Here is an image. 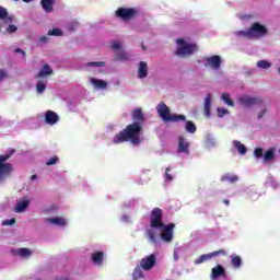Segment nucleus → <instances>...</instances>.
Instances as JSON below:
<instances>
[{
  "instance_id": "f257e3e1",
  "label": "nucleus",
  "mask_w": 280,
  "mask_h": 280,
  "mask_svg": "<svg viewBox=\"0 0 280 280\" xmlns=\"http://www.w3.org/2000/svg\"><path fill=\"white\" fill-rule=\"evenodd\" d=\"M131 119L133 122L127 125L125 129L114 136L113 143L116 145L126 143V141H130L132 145L141 143V132H143V122L145 121V115L141 107L131 112Z\"/></svg>"
},
{
  "instance_id": "f03ea898",
  "label": "nucleus",
  "mask_w": 280,
  "mask_h": 280,
  "mask_svg": "<svg viewBox=\"0 0 280 280\" xmlns=\"http://www.w3.org/2000/svg\"><path fill=\"white\" fill-rule=\"evenodd\" d=\"M163 210L161 208H153L150 214V228L147 230V235L151 244H156V232L153 229H161L163 226Z\"/></svg>"
},
{
  "instance_id": "7ed1b4c3",
  "label": "nucleus",
  "mask_w": 280,
  "mask_h": 280,
  "mask_svg": "<svg viewBox=\"0 0 280 280\" xmlns=\"http://www.w3.org/2000/svg\"><path fill=\"white\" fill-rule=\"evenodd\" d=\"M236 36H240L242 38H249V40H258V38H264V36H268V28L264 24L255 22L247 31L236 32Z\"/></svg>"
},
{
  "instance_id": "20e7f679",
  "label": "nucleus",
  "mask_w": 280,
  "mask_h": 280,
  "mask_svg": "<svg viewBox=\"0 0 280 280\" xmlns=\"http://www.w3.org/2000/svg\"><path fill=\"white\" fill-rule=\"evenodd\" d=\"M156 110L163 121L178 122L187 120V117L183 114H172L170 107L163 102L156 106Z\"/></svg>"
},
{
  "instance_id": "39448f33",
  "label": "nucleus",
  "mask_w": 280,
  "mask_h": 280,
  "mask_svg": "<svg viewBox=\"0 0 280 280\" xmlns=\"http://www.w3.org/2000/svg\"><path fill=\"white\" fill-rule=\"evenodd\" d=\"M16 150L12 149L7 154L0 155V184L5 183V178L10 177L12 172H14V166L10 163H5L9 159H12Z\"/></svg>"
},
{
  "instance_id": "423d86ee",
  "label": "nucleus",
  "mask_w": 280,
  "mask_h": 280,
  "mask_svg": "<svg viewBox=\"0 0 280 280\" xmlns=\"http://www.w3.org/2000/svg\"><path fill=\"white\" fill-rule=\"evenodd\" d=\"M176 43L177 49L175 56H178L179 58H189V56H194V54L198 51V45L194 43L187 44L183 38H178Z\"/></svg>"
},
{
  "instance_id": "0eeeda50",
  "label": "nucleus",
  "mask_w": 280,
  "mask_h": 280,
  "mask_svg": "<svg viewBox=\"0 0 280 280\" xmlns=\"http://www.w3.org/2000/svg\"><path fill=\"white\" fill-rule=\"evenodd\" d=\"M117 19H121V21H132L139 11L135 8H118L115 12Z\"/></svg>"
},
{
  "instance_id": "6e6552de",
  "label": "nucleus",
  "mask_w": 280,
  "mask_h": 280,
  "mask_svg": "<svg viewBox=\"0 0 280 280\" xmlns=\"http://www.w3.org/2000/svg\"><path fill=\"white\" fill-rule=\"evenodd\" d=\"M158 229H161V240H163L166 243L172 242L174 240V229H176V224L168 223L163 224V226H160Z\"/></svg>"
},
{
  "instance_id": "1a4fd4ad",
  "label": "nucleus",
  "mask_w": 280,
  "mask_h": 280,
  "mask_svg": "<svg viewBox=\"0 0 280 280\" xmlns=\"http://www.w3.org/2000/svg\"><path fill=\"white\" fill-rule=\"evenodd\" d=\"M238 102L245 108H250V106H261V104H264V101L259 96H242L238 98Z\"/></svg>"
},
{
  "instance_id": "9d476101",
  "label": "nucleus",
  "mask_w": 280,
  "mask_h": 280,
  "mask_svg": "<svg viewBox=\"0 0 280 280\" xmlns=\"http://www.w3.org/2000/svg\"><path fill=\"white\" fill-rule=\"evenodd\" d=\"M154 266H156V256L154 254L145 256L140 260V267L147 272L152 270Z\"/></svg>"
},
{
  "instance_id": "9b49d317",
  "label": "nucleus",
  "mask_w": 280,
  "mask_h": 280,
  "mask_svg": "<svg viewBox=\"0 0 280 280\" xmlns=\"http://www.w3.org/2000/svg\"><path fill=\"white\" fill-rule=\"evenodd\" d=\"M205 67H211V69H220L222 65V58L218 55H213L211 57H207L203 59Z\"/></svg>"
},
{
  "instance_id": "f8f14e48",
  "label": "nucleus",
  "mask_w": 280,
  "mask_h": 280,
  "mask_svg": "<svg viewBox=\"0 0 280 280\" xmlns=\"http://www.w3.org/2000/svg\"><path fill=\"white\" fill-rule=\"evenodd\" d=\"M219 255H226V250L219 249L217 252H212L210 254H203L199 257V259L195 260V264L198 266L200 264H205V261H209L212 257H218Z\"/></svg>"
},
{
  "instance_id": "ddd939ff",
  "label": "nucleus",
  "mask_w": 280,
  "mask_h": 280,
  "mask_svg": "<svg viewBox=\"0 0 280 280\" xmlns=\"http://www.w3.org/2000/svg\"><path fill=\"white\" fill-rule=\"evenodd\" d=\"M189 145H191V143H189V141H187V139H185V137L179 136L178 137V147H177V152L179 154H189Z\"/></svg>"
},
{
  "instance_id": "4468645a",
  "label": "nucleus",
  "mask_w": 280,
  "mask_h": 280,
  "mask_svg": "<svg viewBox=\"0 0 280 280\" xmlns=\"http://www.w3.org/2000/svg\"><path fill=\"white\" fill-rule=\"evenodd\" d=\"M58 114H56V112L54 110H47L45 114V121L46 124H48L49 126H54L56 124H58Z\"/></svg>"
},
{
  "instance_id": "2eb2a0df",
  "label": "nucleus",
  "mask_w": 280,
  "mask_h": 280,
  "mask_svg": "<svg viewBox=\"0 0 280 280\" xmlns=\"http://www.w3.org/2000/svg\"><path fill=\"white\" fill-rule=\"evenodd\" d=\"M91 261L94 266H102L104 264V252H94Z\"/></svg>"
},
{
  "instance_id": "dca6fc26",
  "label": "nucleus",
  "mask_w": 280,
  "mask_h": 280,
  "mask_svg": "<svg viewBox=\"0 0 280 280\" xmlns=\"http://www.w3.org/2000/svg\"><path fill=\"white\" fill-rule=\"evenodd\" d=\"M220 277H226V271L222 265H218L211 271V279H220Z\"/></svg>"
},
{
  "instance_id": "f3484780",
  "label": "nucleus",
  "mask_w": 280,
  "mask_h": 280,
  "mask_svg": "<svg viewBox=\"0 0 280 280\" xmlns=\"http://www.w3.org/2000/svg\"><path fill=\"white\" fill-rule=\"evenodd\" d=\"M47 75H54V69L48 63H45L38 71L36 78H47Z\"/></svg>"
},
{
  "instance_id": "a211bd4d",
  "label": "nucleus",
  "mask_w": 280,
  "mask_h": 280,
  "mask_svg": "<svg viewBox=\"0 0 280 280\" xmlns=\"http://www.w3.org/2000/svg\"><path fill=\"white\" fill-rule=\"evenodd\" d=\"M138 78H140V80L148 78V62H145V61L139 62Z\"/></svg>"
},
{
  "instance_id": "6ab92c4d",
  "label": "nucleus",
  "mask_w": 280,
  "mask_h": 280,
  "mask_svg": "<svg viewBox=\"0 0 280 280\" xmlns=\"http://www.w3.org/2000/svg\"><path fill=\"white\" fill-rule=\"evenodd\" d=\"M30 207V199H24L21 201H18V203L14 206L15 213H23L25 209Z\"/></svg>"
},
{
  "instance_id": "aec40b11",
  "label": "nucleus",
  "mask_w": 280,
  "mask_h": 280,
  "mask_svg": "<svg viewBox=\"0 0 280 280\" xmlns=\"http://www.w3.org/2000/svg\"><path fill=\"white\" fill-rule=\"evenodd\" d=\"M12 254L18 255L19 257H32V250L25 247L13 249Z\"/></svg>"
},
{
  "instance_id": "412c9836",
  "label": "nucleus",
  "mask_w": 280,
  "mask_h": 280,
  "mask_svg": "<svg viewBox=\"0 0 280 280\" xmlns=\"http://www.w3.org/2000/svg\"><path fill=\"white\" fill-rule=\"evenodd\" d=\"M40 3L45 12H54V3H56V0H42Z\"/></svg>"
},
{
  "instance_id": "4be33fe9",
  "label": "nucleus",
  "mask_w": 280,
  "mask_h": 280,
  "mask_svg": "<svg viewBox=\"0 0 280 280\" xmlns=\"http://www.w3.org/2000/svg\"><path fill=\"white\" fill-rule=\"evenodd\" d=\"M50 224H55L56 226H67V219L65 218H49L47 219Z\"/></svg>"
},
{
  "instance_id": "5701e85b",
  "label": "nucleus",
  "mask_w": 280,
  "mask_h": 280,
  "mask_svg": "<svg viewBox=\"0 0 280 280\" xmlns=\"http://www.w3.org/2000/svg\"><path fill=\"white\" fill-rule=\"evenodd\" d=\"M91 84H93V86H95V89H107L108 83H106V81L101 80V79H91L90 80Z\"/></svg>"
},
{
  "instance_id": "b1692460",
  "label": "nucleus",
  "mask_w": 280,
  "mask_h": 280,
  "mask_svg": "<svg viewBox=\"0 0 280 280\" xmlns=\"http://www.w3.org/2000/svg\"><path fill=\"white\" fill-rule=\"evenodd\" d=\"M205 115L211 117V94H207L205 100Z\"/></svg>"
},
{
  "instance_id": "393cba45",
  "label": "nucleus",
  "mask_w": 280,
  "mask_h": 280,
  "mask_svg": "<svg viewBox=\"0 0 280 280\" xmlns=\"http://www.w3.org/2000/svg\"><path fill=\"white\" fill-rule=\"evenodd\" d=\"M270 161H275V148H270L264 154V163H270Z\"/></svg>"
},
{
  "instance_id": "a878e982",
  "label": "nucleus",
  "mask_w": 280,
  "mask_h": 280,
  "mask_svg": "<svg viewBox=\"0 0 280 280\" xmlns=\"http://www.w3.org/2000/svg\"><path fill=\"white\" fill-rule=\"evenodd\" d=\"M116 60H122V61H128L130 60V54L124 51V50H118L115 55Z\"/></svg>"
},
{
  "instance_id": "bb28decb",
  "label": "nucleus",
  "mask_w": 280,
  "mask_h": 280,
  "mask_svg": "<svg viewBox=\"0 0 280 280\" xmlns=\"http://www.w3.org/2000/svg\"><path fill=\"white\" fill-rule=\"evenodd\" d=\"M233 145L234 148H236V150H238V153L244 155L247 152L246 145L242 144V142L234 140L233 141Z\"/></svg>"
},
{
  "instance_id": "cd10ccee",
  "label": "nucleus",
  "mask_w": 280,
  "mask_h": 280,
  "mask_svg": "<svg viewBox=\"0 0 280 280\" xmlns=\"http://www.w3.org/2000/svg\"><path fill=\"white\" fill-rule=\"evenodd\" d=\"M132 277L135 280L143 279V268L137 266L132 272Z\"/></svg>"
},
{
  "instance_id": "c85d7f7f",
  "label": "nucleus",
  "mask_w": 280,
  "mask_h": 280,
  "mask_svg": "<svg viewBox=\"0 0 280 280\" xmlns=\"http://www.w3.org/2000/svg\"><path fill=\"white\" fill-rule=\"evenodd\" d=\"M185 129H186V132H189L190 135H194L197 130V127H196V124H194V121L187 120Z\"/></svg>"
},
{
  "instance_id": "c756f323",
  "label": "nucleus",
  "mask_w": 280,
  "mask_h": 280,
  "mask_svg": "<svg viewBox=\"0 0 280 280\" xmlns=\"http://www.w3.org/2000/svg\"><path fill=\"white\" fill-rule=\"evenodd\" d=\"M221 180L222 182H226L228 180V183H237V180H240V177L237 175L226 174V175H223L221 177Z\"/></svg>"
},
{
  "instance_id": "7c9ffc66",
  "label": "nucleus",
  "mask_w": 280,
  "mask_h": 280,
  "mask_svg": "<svg viewBox=\"0 0 280 280\" xmlns=\"http://www.w3.org/2000/svg\"><path fill=\"white\" fill-rule=\"evenodd\" d=\"M232 260L231 264L233 266V268H240V266H242V258L237 255H232Z\"/></svg>"
},
{
  "instance_id": "2f4dec72",
  "label": "nucleus",
  "mask_w": 280,
  "mask_h": 280,
  "mask_svg": "<svg viewBox=\"0 0 280 280\" xmlns=\"http://www.w3.org/2000/svg\"><path fill=\"white\" fill-rule=\"evenodd\" d=\"M221 100H223L224 103L228 104V106H235V102L231 100V95H229V93H223Z\"/></svg>"
},
{
  "instance_id": "473e14b6",
  "label": "nucleus",
  "mask_w": 280,
  "mask_h": 280,
  "mask_svg": "<svg viewBox=\"0 0 280 280\" xmlns=\"http://www.w3.org/2000/svg\"><path fill=\"white\" fill-rule=\"evenodd\" d=\"M257 67L259 69H270L272 67V63H270L269 61H266V60H259V61H257Z\"/></svg>"
},
{
  "instance_id": "72a5a7b5",
  "label": "nucleus",
  "mask_w": 280,
  "mask_h": 280,
  "mask_svg": "<svg viewBox=\"0 0 280 280\" xmlns=\"http://www.w3.org/2000/svg\"><path fill=\"white\" fill-rule=\"evenodd\" d=\"M37 93H45V89H47V83L44 81H37L36 84Z\"/></svg>"
},
{
  "instance_id": "f704fd0d",
  "label": "nucleus",
  "mask_w": 280,
  "mask_h": 280,
  "mask_svg": "<svg viewBox=\"0 0 280 280\" xmlns=\"http://www.w3.org/2000/svg\"><path fill=\"white\" fill-rule=\"evenodd\" d=\"M48 36H62V30H60V28L49 30Z\"/></svg>"
},
{
  "instance_id": "c9c22d12",
  "label": "nucleus",
  "mask_w": 280,
  "mask_h": 280,
  "mask_svg": "<svg viewBox=\"0 0 280 280\" xmlns=\"http://www.w3.org/2000/svg\"><path fill=\"white\" fill-rule=\"evenodd\" d=\"M88 67H106V62L104 61H92L88 63Z\"/></svg>"
},
{
  "instance_id": "e433bc0d",
  "label": "nucleus",
  "mask_w": 280,
  "mask_h": 280,
  "mask_svg": "<svg viewBox=\"0 0 280 280\" xmlns=\"http://www.w3.org/2000/svg\"><path fill=\"white\" fill-rule=\"evenodd\" d=\"M254 156H255L256 159H261V156H264V149H261V148H256V149L254 150Z\"/></svg>"
},
{
  "instance_id": "4c0bfd02",
  "label": "nucleus",
  "mask_w": 280,
  "mask_h": 280,
  "mask_svg": "<svg viewBox=\"0 0 280 280\" xmlns=\"http://www.w3.org/2000/svg\"><path fill=\"white\" fill-rule=\"evenodd\" d=\"M218 116L223 117L224 115H229V109L221 107L217 109Z\"/></svg>"
},
{
  "instance_id": "58836bf2",
  "label": "nucleus",
  "mask_w": 280,
  "mask_h": 280,
  "mask_svg": "<svg viewBox=\"0 0 280 280\" xmlns=\"http://www.w3.org/2000/svg\"><path fill=\"white\" fill-rule=\"evenodd\" d=\"M58 161H59L58 156L55 155V156L50 158V159L46 162V165H48V166L56 165V163H58Z\"/></svg>"
},
{
  "instance_id": "ea45409f",
  "label": "nucleus",
  "mask_w": 280,
  "mask_h": 280,
  "mask_svg": "<svg viewBox=\"0 0 280 280\" xmlns=\"http://www.w3.org/2000/svg\"><path fill=\"white\" fill-rule=\"evenodd\" d=\"M0 19H8V9L0 5Z\"/></svg>"
},
{
  "instance_id": "a19ab883",
  "label": "nucleus",
  "mask_w": 280,
  "mask_h": 280,
  "mask_svg": "<svg viewBox=\"0 0 280 280\" xmlns=\"http://www.w3.org/2000/svg\"><path fill=\"white\" fill-rule=\"evenodd\" d=\"M3 226H12V224H16V219H10L2 222Z\"/></svg>"
},
{
  "instance_id": "79ce46f5",
  "label": "nucleus",
  "mask_w": 280,
  "mask_h": 280,
  "mask_svg": "<svg viewBox=\"0 0 280 280\" xmlns=\"http://www.w3.org/2000/svg\"><path fill=\"white\" fill-rule=\"evenodd\" d=\"M171 171H172L171 167H166V171H165L166 180H174V176L172 174H170Z\"/></svg>"
},
{
  "instance_id": "37998d69",
  "label": "nucleus",
  "mask_w": 280,
  "mask_h": 280,
  "mask_svg": "<svg viewBox=\"0 0 280 280\" xmlns=\"http://www.w3.org/2000/svg\"><path fill=\"white\" fill-rule=\"evenodd\" d=\"M16 30H18L16 25L10 24V25L7 27V33H8V34H14V32H16Z\"/></svg>"
},
{
  "instance_id": "c03bdc74",
  "label": "nucleus",
  "mask_w": 280,
  "mask_h": 280,
  "mask_svg": "<svg viewBox=\"0 0 280 280\" xmlns=\"http://www.w3.org/2000/svg\"><path fill=\"white\" fill-rule=\"evenodd\" d=\"M112 49H114V51L121 49V44L119 42H113Z\"/></svg>"
},
{
  "instance_id": "a18cd8bd",
  "label": "nucleus",
  "mask_w": 280,
  "mask_h": 280,
  "mask_svg": "<svg viewBox=\"0 0 280 280\" xmlns=\"http://www.w3.org/2000/svg\"><path fill=\"white\" fill-rule=\"evenodd\" d=\"M7 75L8 73L5 72V70L0 69V82H3Z\"/></svg>"
},
{
  "instance_id": "49530a36",
  "label": "nucleus",
  "mask_w": 280,
  "mask_h": 280,
  "mask_svg": "<svg viewBox=\"0 0 280 280\" xmlns=\"http://www.w3.org/2000/svg\"><path fill=\"white\" fill-rule=\"evenodd\" d=\"M14 54H21L24 58H25V56H26L25 50H23V49H21V48H16V49L14 50Z\"/></svg>"
},
{
  "instance_id": "de8ad7c7",
  "label": "nucleus",
  "mask_w": 280,
  "mask_h": 280,
  "mask_svg": "<svg viewBox=\"0 0 280 280\" xmlns=\"http://www.w3.org/2000/svg\"><path fill=\"white\" fill-rule=\"evenodd\" d=\"M39 43H43V44L49 43V37H47V36L39 37Z\"/></svg>"
},
{
  "instance_id": "09e8293b",
  "label": "nucleus",
  "mask_w": 280,
  "mask_h": 280,
  "mask_svg": "<svg viewBox=\"0 0 280 280\" xmlns=\"http://www.w3.org/2000/svg\"><path fill=\"white\" fill-rule=\"evenodd\" d=\"M267 110L262 109L261 112L258 113V119H261V117H264V115H266Z\"/></svg>"
},
{
  "instance_id": "8fccbe9b",
  "label": "nucleus",
  "mask_w": 280,
  "mask_h": 280,
  "mask_svg": "<svg viewBox=\"0 0 280 280\" xmlns=\"http://www.w3.org/2000/svg\"><path fill=\"white\" fill-rule=\"evenodd\" d=\"M224 205H226V207H229V205H231V201L229 199L223 200Z\"/></svg>"
},
{
  "instance_id": "3c124183",
  "label": "nucleus",
  "mask_w": 280,
  "mask_h": 280,
  "mask_svg": "<svg viewBox=\"0 0 280 280\" xmlns=\"http://www.w3.org/2000/svg\"><path fill=\"white\" fill-rule=\"evenodd\" d=\"M37 176L36 175H32L31 176V180H36Z\"/></svg>"
},
{
  "instance_id": "603ef678",
  "label": "nucleus",
  "mask_w": 280,
  "mask_h": 280,
  "mask_svg": "<svg viewBox=\"0 0 280 280\" xmlns=\"http://www.w3.org/2000/svg\"><path fill=\"white\" fill-rule=\"evenodd\" d=\"M32 0H23L24 3H30Z\"/></svg>"
},
{
  "instance_id": "864d4df0",
  "label": "nucleus",
  "mask_w": 280,
  "mask_h": 280,
  "mask_svg": "<svg viewBox=\"0 0 280 280\" xmlns=\"http://www.w3.org/2000/svg\"><path fill=\"white\" fill-rule=\"evenodd\" d=\"M142 49L145 51L147 47L142 44Z\"/></svg>"
}]
</instances>
